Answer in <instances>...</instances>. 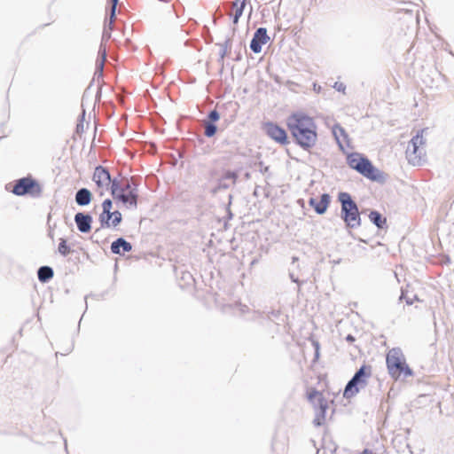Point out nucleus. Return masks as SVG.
<instances>
[{
  "label": "nucleus",
  "instance_id": "f257e3e1",
  "mask_svg": "<svg viewBox=\"0 0 454 454\" xmlns=\"http://www.w3.org/2000/svg\"><path fill=\"white\" fill-rule=\"evenodd\" d=\"M287 126L297 143L304 149L312 147L317 138L314 120L303 113H294L287 118Z\"/></svg>",
  "mask_w": 454,
  "mask_h": 454
},
{
  "label": "nucleus",
  "instance_id": "aec40b11",
  "mask_svg": "<svg viewBox=\"0 0 454 454\" xmlns=\"http://www.w3.org/2000/svg\"><path fill=\"white\" fill-rule=\"evenodd\" d=\"M404 299L407 304H412L413 301H418V296L413 293V290H410V286L406 287V289L402 290V294L400 296V300Z\"/></svg>",
  "mask_w": 454,
  "mask_h": 454
},
{
  "label": "nucleus",
  "instance_id": "72a5a7b5",
  "mask_svg": "<svg viewBox=\"0 0 454 454\" xmlns=\"http://www.w3.org/2000/svg\"><path fill=\"white\" fill-rule=\"evenodd\" d=\"M122 185H123V190H124V192H129V191L132 190L131 189V186H130V184H129V181L125 179V180H122Z\"/></svg>",
  "mask_w": 454,
  "mask_h": 454
},
{
  "label": "nucleus",
  "instance_id": "f704fd0d",
  "mask_svg": "<svg viewBox=\"0 0 454 454\" xmlns=\"http://www.w3.org/2000/svg\"><path fill=\"white\" fill-rule=\"evenodd\" d=\"M313 90L316 92V93H320L321 91V86L317 84V83H314L313 84Z\"/></svg>",
  "mask_w": 454,
  "mask_h": 454
},
{
  "label": "nucleus",
  "instance_id": "412c9836",
  "mask_svg": "<svg viewBox=\"0 0 454 454\" xmlns=\"http://www.w3.org/2000/svg\"><path fill=\"white\" fill-rule=\"evenodd\" d=\"M109 186L111 189V194L114 197V199L124 191L122 180L118 181L117 179H113Z\"/></svg>",
  "mask_w": 454,
  "mask_h": 454
},
{
  "label": "nucleus",
  "instance_id": "4be33fe9",
  "mask_svg": "<svg viewBox=\"0 0 454 454\" xmlns=\"http://www.w3.org/2000/svg\"><path fill=\"white\" fill-rule=\"evenodd\" d=\"M112 212L103 211L99 215V222L101 227L110 228L111 227Z\"/></svg>",
  "mask_w": 454,
  "mask_h": 454
},
{
  "label": "nucleus",
  "instance_id": "5701e85b",
  "mask_svg": "<svg viewBox=\"0 0 454 454\" xmlns=\"http://www.w3.org/2000/svg\"><path fill=\"white\" fill-rule=\"evenodd\" d=\"M247 1L248 0H242V1H240V4H239V7H237L235 9V13L233 14V20H232L234 24H237L239 22V18L243 14V12H244V9H245V7L247 5Z\"/></svg>",
  "mask_w": 454,
  "mask_h": 454
},
{
  "label": "nucleus",
  "instance_id": "9d476101",
  "mask_svg": "<svg viewBox=\"0 0 454 454\" xmlns=\"http://www.w3.org/2000/svg\"><path fill=\"white\" fill-rule=\"evenodd\" d=\"M93 181L96 183L98 188L108 189L112 179L110 173L106 168L102 166H98L93 174Z\"/></svg>",
  "mask_w": 454,
  "mask_h": 454
},
{
  "label": "nucleus",
  "instance_id": "4c0bfd02",
  "mask_svg": "<svg viewBox=\"0 0 454 454\" xmlns=\"http://www.w3.org/2000/svg\"><path fill=\"white\" fill-rule=\"evenodd\" d=\"M238 2H239V1L235 0V1L232 3V7H233V8H235V9H236L237 7H239V4H238Z\"/></svg>",
  "mask_w": 454,
  "mask_h": 454
},
{
  "label": "nucleus",
  "instance_id": "e433bc0d",
  "mask_svg": "<svg viewBox=\"0 0 454 454\" xmlns=\"http://www.w3.org/2000/svg\"><path fill=\"white\" fill-rule=\"evenodd\" d=\"M359 454H373V452L372 450L365 449Z\"/></svg>",
  "mask_w": 454,
  "mask_h": 454
},
{
  "label": "nucleus",
  "instance_id": "9b49d317",
  "mask_svg": "<svg viewBox=\"0 0 454 454\" xmlns=\"http://www.w3.org/2000/svg\"><path fill=\"white\" fill-rule=\"evenodd\" d=\"M265 129L270 137L276 142L285 145L287 143V135L285 129L273 123H267Z\"/></svg>",
  "mask_w": 454,
  "mask_h": 454
},
{
  "label": "nucleus",
  "instance_id": "b1692460",
  "mask_svg": "<svg viewBox=\"0 0 454 454\" xmlns=\"http://www.w3.org/2000/svg\"><path fill=\"white\" fill-rule=\"evenodd\" d=\"M236 174L233 173V172H227L223 179V181L221 182L220 185L223 186V188H227L230 184H234L235 183V180H236Z\"/></svg>",
  "mask_w": 454,
  "mask_h": 454
},
{
  "label": "nucleus",
  "instance_id": "58836bf2",
  "mask_svg": "<svg viewBox=\"0 0 454 454\" xmlns=\"http://www.w3.org/2000/svg\"><path fill=\"white\" fill-rule=\"evenodd\" d=\"M290 277H291V279L293 280V282L298 283V279L294 278V275L291 274Z\"/></svg>",
  "mask_w": 454,
  "mask_h": 454
},
{
  "label": "nucleus",
  "instance_id": "1a4fd4ad",
  "mask_svg": "<svg viewBox=\"0 0 454 454\" xmlns=\"http://www.w3.org/2000/svg\"><path fill=\"white\" fill-rule=\"evenodd\" d=\"M269 41L270 37L267 35V29L265 27H259L251 40L250 49L254 53H260L262 51V46L266 44Z\"/></svg>",
  "mask_w": 454,
  "mask_h": 454
},
{
  "label": "nucleus",
  "instance_id": "a211bd4d",
  "mask_svg": "<svg viewBox=\"0 0 454 454\" xmlns=\"http://www.w3.org/2000/svg\"><path fill=\"white\" fill-rule=\"evenodd\" d=\"M37 277L41 282L46 283L52 278L53 270L49 266H42L37 270Z\"/></svg>",
  "mask_w": 454,
  "mask_h": 454
},
{
  "label": "nucleus",
  "instance_id": "4468645a",
  "mask_svg": "<svg viewBox=\"0 0 454 454\" xmlns=\"http://www.w3.org/2000/svg\"><path fill=\"white\" fill-rule=\"evenodd\" d=\"M137 196L136 190H130L128 193L123 191L115 197L114 200L121 201L127 207H136L137 204Z\"/></svg>",
  "mask_w": 454,
  "mask_h": 454
},
{
  "label": "nucleus",
  "instance_id": "39448f33",
  "mask_svg": "<svg viewBox=\"0 0 454 454\" xmlns=\"http://www.w3.org/2000/svg\"><path fill=\"white\" fill-rule=\"evenodd\" d=\"M307 399L316 411L314 424L321 426L325 421V412L329 408L328 401L323 391H318L313 387L307 391Z\"/></svg>",
  "mask_w": 454,
  "mask_h": 454
},
{
  "label": "nucleus",
  "instance_id": "ddd939ff",
  "mask_svg": "<svg viewBox=\"0 0 454 454\" xmlns=\"http://www.w3.org/2000/svg\"><path fill=\"white\" fill-rule=\"evenodd\" d=\"M74 222L78 230L82 233H87L91 229L92 217L84 213H77L74 215Z\"/></svg>",
  "mask_w": 454,
  "mask_h": 454
},
{
  "label": "nucleus",
  "instance_id": "f3484780",
  "mask_svg": "<svg viewBox=\"0 0 454 454\" xmlns=\"http://www.w3.org/2000/svg\"><path fill=\"white\" fill-rule=\"evenodd\" d=\"M333 134L340 148L343 151L344 146H343L342 141H345L348 138V135H347L345 129L342 127H340V125H334L333 128Z\"/></svg>",
  "mask_w": 454,
  "mask_h": 454
},
{
  "label": "nucleus",
  "instance_id": "2eb2a0df",
  "mask_svg": "<svg viewBox=\"0 0 454 454\" xmlns=\"http://www.w3.org/2000/svg\"><path fill=\"white\" fill-rule=\"evenodd\" d=\"M121 248L123 252H129L132 249V246L123 238H119L111 244V251L113 254H121Z\"/></svg>",
  "mask_w": 454,
  "mask_h": 454
},
{
  "label": "nucleus",
  "instance_id": "20e7f679",
  "mask_svg": "<svg viewBox=\"0 0 454 454\" xmlns=\"http://www.w3.org/2000/svg\"><path fill=\"white\" fill-rule=\"evenodd\" d=\"M339 201L341 204V218L349 228L360 226V215L357 205L348 192L339 193Z\"/></svg>",
  "mask_w": 454,
  "mask_h": 454
},
{
  "label": "nucleus",
  "instance_id": "f8f14e48",
  "mask_svg": "<svg viewBox=\"0 0 454 454\" xmlns=\"http://www.w3.org/2000/svg\"><path fill=\"white\" fill-rule=\"evenodd\" d=\"M330 200V195L327 193H324L321 195L320 200H317L316 198H310L309 200V204L310 207L314 208V210L318 215H323L326 212Z\"/></svg>",
  "mask_w": 454,
  "mask_h": 454
},
{
  "label": "nucleus",
  "instance_id": "c9c22d12",
  "mask_svg": "<svg viewBox=\"0 0 454 454\" xmlns=\"http://www.w3.org/2000/svg\"><path fill=\"white\" fill-rule=\"evenodd\" d=\"M346 340L348 341V342H354L355 341V337L351 334H348L347 337H346Z\"/></svg>",
  "mask_w": 454,
  "mask_h": 454
},
{
  "label": "nucleus",
  "instance_id": "c756f323",
  "mask_svg": "<svg viewBox=\"0 0 454 454\" xmlns=\"http://www.w3.org/2000/svg\"><path fill=\"white\" fill-rule=\"evenodd\" d=\"M106 59V50L102 51V59L97 64V71L96 73H99V74H102L103 68H104V62Z\"/></svg>",
  "mask_w": 454,
  "mask_h": 454
},
{
  "label": "nucleus",
  "instance_id": "a19ab883",
  "mask_svg": "<svg viewBox=\"0 0 454 454\" xmlns=\"http://www.w3.org/2000/svg\"><path fill=\"white\" fill-rule=\"evenodd\" d=\"M251 13H252V8L249 11V16L251 15Z\"/></svg>",
  "mask_w": 454,
  "mask_h": 454
},
{
  "label": "nucleus",
  "instance_id": "7ed1b4c3",
  "mask_svg": "<svg viewBox=\"0 0 454 454\" xmlns=\"http://www.w3.org/2000/svg\"><path fill=\"white\" fill-rule=\"evenodd\" d=\"M372 376V366L370 364H363L355 373L353 378L348 382L343 396L345 398L354 397L360 389L367 387L369 379Z\"/></svg>",
  "mask_w": 454,
  "mask_h": 454
},
{
  "label": "nucleus",
  "instance_id": "ea45409f",
  "mask_svg": "<svg viewBox=\"0 0 454 454\" xmlns=\"http://www.w3.org/2000/svg\"><path fill=\"white\" fill-rule=\"evenodd\" d=\"M103 36H104V37H107V38H109V37H110V34H109V33H107L106 31H105V32H104V35H103Z\"/></svg>",
  "mask_w": 454,
  "mask_h": 454
},
{
  "label": "nucleus",
  "instance_id": "f03ea898",
  "mask_svg": "<svg viewBox=\"0 0 454 454\" xmlns=\"http://www.w3.org/2000/svg\"><path fill=\"white\" fill-rule=\"evenodd\" d=\"M386 364L389 375L395 380L412 375V370L399 348H393L388 350L386 356Z\"/></svg>",
  "mask_w": 454,
  "mask_h": 454
},
{
  "label": "nucleus",
  "instance_id": "cd10ccee",
  "mask_svg": "<svg viewBox=\"0 0 454 454\" xmlns=\"http://www.w3.org/2000/svg\"><path fill=\"white\" fill-rule=\"evenodd\" d=\"M117 4H118V0H111V15H110L109 29H112L111 25L113 24L114 20L115 19V11H116Z\"/></svg>",
  "mask_w": 454,
  "mask_h": 454
},
{
  "label": "nucleus",
  "instance_id": "2f4dec72",
  "mask_svg": "<svg viewBox=\"0 0 454 454\" xmlns=\"http://www.w3.org/2000/svg\"><path fill=\"white\" fill-rule=\"evenodd\" d=\"M333 88L337 90V91H340V92H342V93H345V90H346V85L342 82H336L334 84H333Z\"/></svg>",
  "mask_w": 454,
  "mask_h": 454
},
{
  "label": "nucleus",
  "instance_id": "bb28decb",
  "mask_svg": "<svg viewBox=\"0 0 454 454\" xmlns=\"http://www.w3.org/2000/svg\"><path fill=\"white\" fill-rule=\"evenodd\" d=\"M121 214L119 211L112 212L111 227L115 228L121 222Z\"/></svg>",
  "mask_w": 454,
  "mask_h": 454
},
{
  "label": "nucleus",
  "instance_id": "a878e982",
  "mask_svg": "<svg viewBox=\"0 0 454 454\" xmlns=\"http://www.w3.org/2000/svg\"><path fill=\"white\" fill-rule=\"evenodd\" d=\"M58 251L63 256H67L70 252V247L67 245V241L64 239H60L59 244Z\"/></svg>",
  "mask_w": 454,
  "mask_h": 454
},
{
  "label": "nucleus",
  "instance_id": "473e14b6",
  "mask_svg": "<svg viewBox=\"0 0 454 454\" xmlns=\"http://www.w3.org/2000/svg\"><path fill=\"white\" fill-rule=\"evenodd\" d=\"M208 118L211 121H216L219 120L220 115L216 110H213L209 113Z\"/></svg>",
  "mask_w": 454,
  "mask_h": 454
},
{
  "label": "nucleus",
  "instance_id": "393cba45",
  "mask_svg": "<svg viewBox=\"0 0 454 454\" xmlns=\"http://www.w3.org/2000/svg\"><path fill=\"white\" fill-rule=\"evenodd\" d=\"M204 128H205V135L207 137H213L215 134L216 129H217L216 126L214 123H212L211 121H206L204 123Z\"/></svg>",
  "mask_w": 454,
  "mask_h": 454
},
{
  "label": "nucleus",
  "instance_id": "6ab92c4d",
  "mask_svg": "<svg viewBox=\"0 0 454 454\" xmlns=\"http://www.w3.org/2000/svg\"><path fill=\"white\" fill-rule=\"evenodd\" d=\"M369 219L380 229H382L386 224V218H383L378 211H372L369 215Z\"/></svg>",
  "mask_w": 454,
  "mask_h": 454
},
{
  "label": "nucleus",
  "instance_id": "7c9ffc66",
  "mask_svg": "<svg viewBox=\"0 0 454 454\" xmlns=\"http://www.w3.org/2000/svg\"><path fill=\"white\" fill-rule=\"evenodd\" d=\"M113 207V202L111 200L109 199H106L103 201L102 203V208H103V211H107V212H112L111 209Z\"/></svg>",
  "mask_w": 454,
  "mask_h": 454
},
{
  "label": "nucleus",
  "instance_id": "423d86ee",
  "mask_svg": "<svg viewBox=\"0 0 454 454\" xmlns=\"http://www.w3.org/2000/svg\"><path fill=\"white\" fill-rule=\"evenodd\" d=\"M423 133L424 129L419 130L411 138L406 149L408 161L414 166L420 165L425 160L426 149Z\"/></svg>",
  "mask_w": 454,
  "mask_h": 454
},
{
  "label": "nucleus",
  "instance_id": "6e6552de",
  "mask_svg": "<svg viewBox=\"0 0 454 454\" xmlns=\"http://www.w3.org/2000/svg\"><path fill=\"white\" fill-rule=\"evenodd\" d=\"M12 192L18 196L30 194L33 197H39L42 193L41 185L33 178L22 177L16 181Z\"/></svg>",
  "mask_w": 454,
  "mask_h": 454
},
{
  "label": "nucleus",
  "instance_id": "0eeeda50",
  "mask_svg": "<svg viewBox=\"0 0 454 454\" xmlns=\"http://www.w3.org/2000/svg\"><path fill=\"white\" fill-rule=\"evenodd\" d=\"M348 164L350 168L356 169L357 172L364 176L365 177L377 180L378 176L376 175L377 170L372 166L371 161L360 156L358 153H351L348 156Z\"/></svg>",
  "mask_w": 454,
  "mask_h": 454
},
{
  "label": "nucleus",
  "instance_id": "dca6fc26",
  "mask_svg": "<svg viewBox=\"0 0 454 454\" xmlns=\"http://www.w3.org/2000/svg\"><path fill=\"white\" fill-rule=\"evenodd\" d=\"M91 200V193L86 188H81L75 194V202L79 206H87Z\"/></svg>",
  "mask_w": 454,
  "mask_h": 454
},
{
  "label": "nucleus",
  "instance_id": "c85d7f7f",
  "mask_svg": "<svg viewBox=\"0 0 454 454\" xmlns=\"http://www.w3.org/2000/svg\"><path fill=\"white\" fill-rule=\"evenodd\" d=\"M84 115H85V111L82 112L81 118L79 120V122L76 125V132L77 133H82L84 131V123H83Z\"/></svg>",
  "mask_w": 454,
  "mask_h": 454
}]
</instances>
